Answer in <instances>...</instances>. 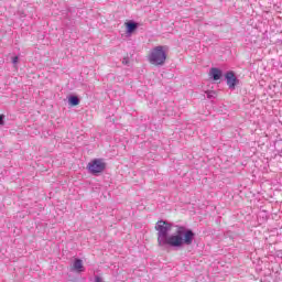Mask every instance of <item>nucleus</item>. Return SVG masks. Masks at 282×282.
<instances>
[{"label":"nucleus","mask_w":282,"mask_h":282,"mask_svg":"<svg viewBox=\"0 0 282 282\" xmlns=\"http://www.w3.org/2000/svg\"><path fill=\"white\" fill-rule=\"evenodd\" d=\"M68 102L72 107H77V105H80V100L76 96L69 97Z\"/></svg>","instance_id":"6e6552de"},{"label":"nucleus","mask_w":282,"mask_h":282,"mask_svg":"<svg viewBox=\"0 0 282 282\" xmlns=\"http://www.w3.org/2000/svg\"><path fill=\"white\" fill-rule=\"evenodd\" d=\"M209 76H212V78L214 80H220L221 79V69L215 68V67L210 68Z\"/></svg>","instance_id":"0eeeda50"},{"label":"nucleus","mask_w":282,"mask_h":282,"mask_svg":"<svg viewBox=\"0 0 282 282\" xmlns=\"http://www.w3.org/2000/svg\"><path fill=\"white\" fill-rule=\"evenodd\" d=\"M173 228V225L164 221V220H159L155 225V230L158 231V246L162 247V243L164 240L169 237V234L171 232Z\"/></svg>","instance_id":"7ed1b4c3"},{"label":"nucleus","mask_w":282,"mask_h":282,"mask_svg":"<svg viewBox=\"0 0 282 282\" xmlns=\"http://www.w3.org/2000/svg\"><path fill=\"white\" fill-rule=\"evenodd\" d=\"M195 239V232L184 227H178L174 235L169 236L163 240L162 246H170V248H182V246H192Z\"/></svg>","instance_id":"f257e3e1"},{"label":"nucleus","mask_w":282,"mask_h":282,"mask_svg":"<svg viewBox=\"0 0 282 282\" xmlns=\"http://www.w3.org/2000/svg\"><path fill=\"white\" fill-rule=\"evenodd\" d=\"M148 61L151 65L155 67L164 65L166 63V47L165 46H155L152 48L148 56Z\"/></svg>","instance_id":"f03ea898"},{"label":"nucleus","mask_w":282,"mask_h":282,"mask_svg":"<svg viewBox=\"0 0 282 282\" xmlns=\"http://www.w3.org/2000/svg\"><path fill=\"white\" fill-rule=\"evenodd\" d=\"M87 169L93 175H98V173H102L107 169V164L102 159H94L88 163Z\"/></svg>","instance_id":"20e7f679"},{"label":"nucleus","mask_w":282,"mask_h":282,"mask_svg":"<svg viewBox=\"0 0 282 282\" xmlns=\"http://www.w3.org/2000/svg\"><path fill=\"white\" fill-rule=\"evenodd\" d=\"M72 270L74 272H85V267L83 265V260L76 259L73 263Z\"/></svg>","instance_id":"423d86ee"},{"label":"nucleus","mask_w":282,"mask_h":282,"mask_svg":"<svg viewBox=\"0 0 282 282\" xmlns=\"http://www.w3.org/2000/svg\"><path fill=\"white\" fill-rule=\"evenodd\" d=\"M126 28L128 30L129 33L134 32V30H137L138 24L133 23V22H128L126 23Z\"/></svg>","instance_id":"1a4fd4ad"},{"label":"nucleus","mask_w":282,"mask_h":282,"mask_svg":"<svg viewBox=\"0 0 282 282\" xmlns=\"http://www.w3.org/2000/svg\"><path fill=\"white\" fill-rule=\"evenodd\" d=\"M12 63H13V65H17L19 63V56H14L12 58Z\"/></svg>","instance_id":"9d476101"},{"label":"nucleus","mask_w":282,"mask_h":282,"mask_svg":"<svg viewBox=\"0 0 282 282\" xmlns=\"http://www.w3.org/2000/svg\"><path fill=\"white\" fill-rule=\"evenodd\" d=\"M95 282H102V279L100 276H96Z\"/></svg>","instance_id":"9b49d317"},{"label":"nucleus","mask_w":282,"mask_h":282,"mask_svg":"<svg viewBox=\"0 0 282 282\" xmlns=\"http://www.w3.org/2000/svg\"><path fill=\"white\" fill-rule=\"evenodd\" d=\"M0 124H3V115H0Z\"/></svg>","instance_id":"f8f14e48"},{"label":"nucleus","mask_w":282,"mask_h":282,"mask_svg":"<svg viewBox=\"0 0 282 282\" xmlns=\"http://www.w3.org/2000/svg\"><path fill=\"white\" fill-rule=\"evenodd\" d=\"M225 78L227 80V86L229 87V89H235V87H237V83H239V80L237 79V76H235V72H227L225 74Z\"/></svg>","instance_id":"39448f33"}]
</instances>
